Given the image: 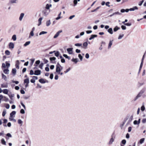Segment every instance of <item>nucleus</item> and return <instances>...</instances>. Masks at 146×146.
Here are the masks:
<instances>
[{"label": "nucleus", "mask_w": 146, "mask_h": 146, "mask_svg": "<svg viewBox=\"0 0 146 146\" xmlns=\"http://www.w3.org/2000/svg\"><path fill=\"white\" fill-rule=\"evenodd\" d=\"M145 91V90L144 89H142L134 99V101H135L137 99L140 97L142 94Z\"/></svg>", "instance_id": "1"}, {"label": "nucleus", "mask_w": 146, "mask_h": 146, "mask_svg": "<svg viewBox=\"0 0 146 146\" xmlns=\"http://www.w3.org/2000/svg\"><path fill=\"white\" fill-rule=\"evenodd\" d=\"M114 135V133H113L111 135V138L110 139V141L109 142V145L111 144L114 141V139L115 138V136H114V138H113V136Z\"/></svg>", "instance_id": "2"}, {"label": "nucleus", "mask_w": 146, "mask_h": 146, "mask_svg": "<svg viewBox=\"0 0 146 146\" xmlns=\"http://www.w3.org/2000/svg\"><path fill=\"white\" fill-rule=\"evenodd\" d=\"M49 11L48 10L45 9L42 11L43 15L44 16H46L49 14Z\"/></svg>", "instance_id": "3"}, {"label": "nucleus", "mask_w": 146, "mask_h": 146, "mask_svg": "<svg viewBox=\"0 0 146 146\" xmlns=\"http://www.w3.org/2000/svg\"><path fill=\"white\" fill-rule=\"evenodd\" d=\"M88 45V43L87 42H85L83 44V46H82V48L85 49H86Z\"/></svg>", "instance_id": "4"}, {"label": "nucleus", "mask_w": 146, "mask_h": 146, "mask_svg": "<svg viewBox=\"0 0 146 146\" xmlns=\"http://www.w3.org/2000/svg\"><path fill=\"white\" fill-rule=\"evenodd\" d=\"M62 31L61 30H59V31H58L54 35V38H56L59 36L60 33H62Z\"/></svg>", "instance_id": "5"}, {"label": "nucleus", "mask_w": 146, "mask_h": 146, "mask_svg": "<svg viewBox=\"0 0 146 146\" xmlns=\"http://www.w3.org/2000/svg\"><path fill=\"white\" fill-rule=\"evenodd\" d=\"M41 71L40 70H38L35 71L34 74L36 75H38L40 74Z\"/></svg>", "instance_id": "6"}, {"label": "nucleus", "mask_w": 146, "mask_h": 146, "mask_svg": "<svg viewBox=\"0 0 146 146\" xmlns=\"http://www.w3.org/2000/svg\"><path fill=\"white\" fill-rule=\"evenodd\" d=\"M9 47L10 48H14V44L13 43L10 42L9 44Z\"/></svg>", "instance_id": "7"}, {"label": "nucleus", "mask_w": 146, "mask_h": 146, "mask_svg": "<svg viewBox=\"0 0 146 146\" xmlns=\"http://www.w3.org/2000/svg\"><path fill=\"white\" fill-rule=\"evenodd\" d=\"M60 68L59 66H57L56 68V72H57L58 74H59L60 72L61 71Z\"/></svg>", "instance_id": "8"}, {"label": "nucleus", "mask_w": 146, "mask_h": 146, "mask_svg": "<svg viewBox=\"0 0 146 146\" xmlns=\"http://www.w3.org/2000/svg\"><path fill=\"white\" fill-rule=\"evenodd\" d=\"M97 37V35H91L90 37L89 38V39L90 40Z\"/></svg>", "instance_id": "9"}, {"label": "nucleus", "mask_w": 146, "mask_h": 146, "mask_svg": "<svg viewBox=\"0 0 146 146\" xmlns=\"http://www.w3.org/2000/svg\"><path fill=\"white\" fill-rule=\"evenodd\" d=\"M72 50H73L72 48H68L67 49V50L69 54H72V53L71 52L72 51Z\"/></svg>", "instance_id": "10"}, {"label": "nucleus", "mask_w": 146, "mask_h": 146, "mask_svg": "<svg viewBox=\"0 0 146 146\" xmlns=\"http://www.w3.org/2000/svg\"><path fill=\"white\" fill-rule=\"evenodd\" d=\"M19 60H17L16 61V64H15L16 67L18 69H19Z\"/></svg>", "instance_id": "11"}, {"label": "nucleus", "mask_w": 146, "mask_h": 146, "mask_svg": "<svg viewBox=\"0 0 146 146\" xmlns=\"http://www.w3.org/2000/svg\"><path fill=\"white\" fill-rule=\"evenodd\" d=\"M29 79L28 78L25 79L24 80V84H29Z\"/></svg>", "instance_id": "12"}, {"label": "nucleus", "mask_w": 146, "mask_h": 146, "mask_svg": "<svg viewBox=\"0 0 146 146\" xmlns=\"http://www.w3.org/2000/svg\"><path fill=\"white\" fill-rule=\"evenodd\" d=\"M138 9V7L137 6H135V7H133V8H131L129 9V11H134L135 10Z\"/></svg>", "instance_id": "13"}, {"label": "nucleus", "mask_w": 146, "mask_h": 146, "mask_svg": "<svg viewBox=\"0 0 146 146\" xmlns=\"http://www.w3.org/2000/svg\"><path fill=\"white\" fill-rule=\"evenodd\" d=\"M24 15V13H22L21 14L19 18V20L20 21H21L22 20Z\"/></svg>", "instance_id": "14"}, {"label": "nucleus", "mask_w": 146, "mask_h": 146, "mask_svg": "<svg viewBox=\"0 0 146 146\" xmlns=\"http://www.w3.org/2000/svg\"><path fill=\"white\" fill-rule=\"evenodd\" d=\"M16 72L17 70L15 68H14L12 69V73L14 76L16 74Z\"/></svg>", "instance_id": "15"}, {"label": "nucleus", "mask_w": 146, "mask_h": 146, "mask_svg": "<svg viewBox=\"0 0 146 146\" xmlns=\"http://www.w3.org/2000/svg\"><path fill=\"white\" fill-rule=\"evenodd\" d=\"M78 59L77 58H73L72 60L71 61L72 62H74L75 64H76L78 62Z\"/></svg>", "instance_id": "16"}, {"label": "nucleus", "mask_w": 146, "mask_h": 146, "mask_svg": "<svg viewBox=\"0 0 146 146\" xmlns=\"http://www.w3.org/2000/svg\"><path fill=\"white\" fill-rule=\"evenodd\" d=\"M108 32L111 34H113V29L111 28H110L108 29Z\"/></svg>", "instance_id": "17"}, {"label": "nucleus", "mask_w": 146, "mask_h": 146, "mask_svg": "<svg viewBox=\"0 0 146 146\" xmlns=\"http://www.w3.org/2000/svg\"><path fill=\"white\" fill-rule=\"evenodd\" d=\"M113 41V40H110L109 43L108 47V49H109L111 48V46L112 44V42Z\"/></svg>", "instance_id": "18"}, {"label": "nucleus", "mask_w": 146, "mask_h": 146, "mask_svg": "<svg viewBox=\"0 0 146 146\" xmlns=\"http://www.w3.org/2000/svg\"><path fill=\"white\" fill-rule=\"evenodd\" d=\"M49 59L52 63H54V62H53L52 61L55 60L56 59V58L54 57H51L49 58Z\"/></svg>", "instance_id": "19"}, {"label": "nucleus", "mask_w": 146, "mask_h": 146, "mask_svg": "<svg viewBox=\"0 0 146 146\" xmlns=\"http://www.w3.org/2000/svg\"><path fill=\"white\" fill-rule=\"evenodd\" d=\"M51 6L52 5L51 4L49 5L48 4H47L46 5L45 9H46L47 10H48L49 9L50 7H51Z\"/></svg>", "instance_id": "20"}, {"label": "nucleus", "mask_w": 146, "mask_h": 146, "mask_svg": "<svg viewBox=\"0 0 146 146\" xmlns=\"http://www.w3.org/2000/svg\"><path fill=\"white\" fill-rule=\"evenodd\" d=\"M16 113V112L15 111H13L10 113V116L11 117H12L13 116V115H14Z\"/></svg>", "instance_id": "21"}, {"label": "nucleus", "mask_w": 146, "mask_h": 146, "mask_svg": "<svg viewBox=\"0 0 146 146\" xmlns=\"http://www.w3.org/2000/svg\"><path fill=\"white\" fill-rule=\"evenodd\" d=\"M39 82L42 84H44L45 83V80L43 78L40 79L39 80Z\"/></svg>", "instance_id": "22"}, {"label": "nucleus", "mask_w": 146, "mask_h": 146, "mask_svg": "<svg viewBox=\"0 0 146 146\" xmlns=\"http://www.w3.org/2000/svg\"><path fill=\"white\" fill-rule=\"evenodd\" d=\"M1 143L4 145H6V142L5 141V139L3 138H2L1 139Z\"/></svg>", "instance_id": "23"}, {"label": "nucleus", "mask_w": 146, "mask_h": 146, "mask_svg": "<svg viewBox=\"0 0 146 146\" xmlns=\"http://www.w3.org/2000/svg\"><path fill=\"white\" fill-rule=\"evenodd\" d=\"M1 75L2 78L4 79L5 80L7 81V79L6 76L4 75L3 73L1 74Z\"/></svg>", "instance_id": "24"}, {"label": "nucleus", "mask_w": 146, "mask_h": 146, "mask_svg": "<svg viewBox=\"0 0 146 146\" xmlns=\"http://www.w3.org/2000/svg\"><path fill=\"white\" fill-rule=\"evenodd\" d=\"M9 70L8 68L5 69L3 70L4 72L6 74H8L9 73Z\"/></svg>", "instance_id": "25"}, {"label": "nucleus", "mask_w": 146, "mask_h": 146, "mask_svg": "<svg viewBox=\"0 0 146 146\" xmlns=\"http://www.w3.org/2000/svg\"><path fill=\"white\" fill-rule=\"evenodd\" d=\"M3 93L5 94H8V90L7 89H4L2 91Z\"/></svg>", "instance_id": "26"}, {"label": "nucleus", "mask_w": 146, "mask_h": 146, "mask_svg": "<svg viewBox=\"0 0 146 146\" xmlns=\"http://www.w3.org/2000/svg\"><path fill=\"white\" fill-rule=\"evenodd\" d=\"M43 18L42 17L40 18L38 20V25L39 26L40 25L41 23V21L42 19Z\"/></svg>", "instance_id": "27"}, {"label": "nucleus", "mask_w": 146, "mask_h": 146, "mask_svg": "<svg viewBox=\"0 0 146 146\" xmlns=\"http://www.w3.org/2000/svg\"><path fill=\"white\" fill-rule=\"evenodd\" d=\"M120 29V28L119 27H118L117 26H116L113 29V31L114 32H116Z\"/></svg>", "instance_id": "28"}, {"label": "nucleus", "mask_w": 146, "mask_h": 146, "mask_svg": "<svg viewBox=\"0 0 146 146\" xmlns=\"http://www.w3.org/2000/svg\"><path fill=\"white\" fill-rule=\"evenodd\" d=\"M40 60H37L35 62V63L34 64V66H37V65H38V64H40Z\"/></svg>", "instance_id": "29"}, {"label": "nucleus", "mask_w": 146, "mask_h": 146, "mask_svg": "<svg viewBox=\"0 0 146 146\" xmlns=\"http://www.w3.org/2000/svg\"><path fill=\"white\" fill-rule=\"evenodd\" d=\"M3 100L5 101V102H7L9 101V99L8 98H7L6 97L4 96Z\"/></svg>", "instance_id": "30"}, {"label": "nucleus", "mask_w": 146, "mask_h": 146, "mask_svg": "<svg viewBox=\"0 0 146 146\" xmlns=\"http://www.w3.org/2000/svg\"><path fill=\"white\" fill-rule=\"evenodd\" d=\"M63 56L64 57L66 58H68V60H70V57L68 56L67 54H64L63 55Z\"/></svg>", "instance_id": "31"}, {"label": "nucleus", "mask_w": 146, "mask_h": 146, "mask_svg": "<svg viewBox=\"0 0 146 146\" xmlns=\"http://www.w3.org/2000/svg\"><path fill=\"white\" fill-rule=\"evenodd\" d=\"M1 88H7L8 87V85L7 84H1Z\"/></svg>", "instance_id": "32"}, {"label": "nucleus", "mask_w": 146, "mask_h": 146, "mask_svg": "<svg viewBox=\"0 0 146 146\" xmlns=\"http://www.w3.org/2000/svg\"><path fill=\"white\" fill-rule=\"evenodd\" d=\"M61 12H60V13L58 14V17L56 18V20H58L60 19V18H61L60 15H61Z\"/></svg>", "instance_id": "33"}, {"label": "nucleus", "mask_w": 146, "mask_h": 146, "mask_svg": "<svg viewBox=\"0 0 146 146\" xmlns=\"http://www.w3.org/2000/svg\"><path fill=\"white\" fill-rule=\"evenodd\" d=\"M12 39L14 40L15 41L17 39L16 36V35H13L12 38Z\"/></svg>", "instance_id": "34"}, {"label": "nucleus", "mask_w": 146, "mask_h": 146, "mask_svg": "<svg viewBox=\"0 0 146 146\" xmlns=\"http://www.w3.org/2000/svg\"><path fill=\"white\" fill-rule=\"evenodd\" d=\"M51 24V22L50 20L47 21L46 22V25L47 26H49Z\"/></svg>", "instance_id": "35"}, {"label": "nucleus", "mask_w": 146, "mask_h": 146, "mask_svg": "<svg viewBox=\"0 0 146 146\" xmlns=\"http://www.w3.org/2000/svg\"><path fill=\"white\" fill-rule=\"evenodd\" d=\"M128 119V117H127L126 118H125L124 119V120L123 122V123L122 124V126H123L124 125L125 123L126 122V121Z\"/></svg>", "instance_id": "36"}, {"label": "nucleus", "mask_w": 146, "mask_h": 146, "mask_svg": "<svg viewBox=\"0 0 146 146\" xmlns=\"http://www.w3.org/2000/svg\"><path fill=\"white\" fill-rule=\"evenodd\" d=\"M30 43V41H28L26 42L25 44H24V46H26L29 45Z\"/></svg>", "instance_id": "37"}, {"label": "nucleus", "mask_w": 146, "mask_h": 146, "mask_svg": "<svg viewBox=\"0 0 146 146\" xmlns=\"http://www.w3.org/2000/svg\"><path fill=\"white\" fill-rule=\"evenodd\" d=\"M133 118V115H132L129 118V119L127 123H129L130 122H131Z\"/></svg>", "instance_id": "38"}, {"label": "nucleus", "mask_w": 146, "mask_h": 146, "mask_svg": "<svg viewBox=\"0 0 146 146\" xmlns=\"http://www.w3.org/2000/svg\"><path fill=\"white\" fill-rule=\"evenodd\" d=\"M145 140L144 138H142L139 141V143L140 144H142L144 141Z\"/></svg>", "instance_id": "39"}, {"label": "nucleus", "mask_w": 146, "mask_h": 146, "mask_svg": "<svg viewBox=\"0 0 146 146\" xmlns=\"http://www.w3.org/2000/svg\"><path fill=\"white\" fill-rule=\"evenodd\" d=\"M47 33V32L42 31L40 33L39 35H41L44 34H46Z\"/></svg>", "instance_id": "40"}, {"label": "nucleus", "mask_w": 146, "mask_h": 146, "mask_svg": "<svg viewBox=\"0 0 146 146\" xmlns=\"http://www.w3.org/2000/svg\"><path fill=\"white\" fill-rule=\"evenodd\" d=\"M59 54V52L58 51H56V52L55 53V55L56 57H58Z\"/></svg>", "instance_id": "41"}, {"label": "nucleus", "mask_w": 146, "mask_h": 146, "mask_svg": "<svg viewBox=\"0 0 146 146\" xmlns=\"http://www.w3.org/2000/svg\"><path fill=\"white\" fill-rule=\"evenodd\" d=\"M10 2L11 3H16V0H9Z\"/></svg>", "instance_id": "42"}, {"label": "nucleus", "mask_w": 146, "mask_h": 146, "mask_svg": "<svg viewBox=\"0 0 146 146\" xmlns=\"http://www.w3.org/2000/svg\"><path fill=\"white\" fill-rule=\"evenodd\" d=\"M5 54L7 55H9L10 54V51L8 50H6L5 51Z\"/></svg>", "instance_id": "43"}, {"label": "nucleus", "mask_w": 146, "mask_h": 146, "mask_svg": "<svg viewBox=\"0 0 146 146\" xmlns=\"http://www.w3.org/2000/svg\"><path fill=\"white\" fill-rule=\"evenodd\" d=\"M77 1H78L77 0H74L73 3L74 4V6H75L77 5V3H78Z\"/></svg>", "instance_id": "44"}, {"label": "nucleus", "mask_w": 146, "mask_h": 146, "mask_svg": "<svg viewBox=\"0 0 146 146\" xmlns=\"http://www.w3.org/2000/svg\"><path fill=\"white\" fill-rule=\"evenodd\" d=\"M6 113V111L5 110H3L2 112V115L3 116H4Z\"/></svg>", "instance_id": "45"}, {"label": "nucleus", "mask_w": 146, "mask_h": 146, "mask_svg": "<svg viewBox=\"0 0 146 146\" xmlns=\"http://www.w3.org/2000/svg\"><path fill=\"white\" fill-rule=\"evenodd\" d=\"M78 57L79 58L80 60L81 61H82V59H83V56H81V54H79L78 55Z\"/></svg>", "instance_id": "46"}, {"label": "nucleus", "mask_w": 146, "mask_h": 146, "mask_svg": "<svg viewBox=\"0 0 146 146\" xmlns=\"http://www.w3.org/2000/svg\"><path fill=\"white\" fill-rule=\"evenodd\" d=\"M75 46H81L82 47V44L81 43H76L75 44Z\"/></svg>", "instance_id": "47"}, {"label": "nucleus", "mask_w": 146, "mask_h": 146, "mask_svg": "<svg viewBox=\"0 0 146 146\" xmlns=\"http://www.w3.org/2000/svg\"><path fill=\"white\" fill-rule=\"evenodd\" d=\"M145 108L144 105L142 106L141 107V109L142 111H144L145 110Z\"/></svg>", "instance_id": "48"}, {"label": "nucleus", "mask_w": 146, "mask_h": 146, "mask_svg": "<svg viewBox=\"0 0 146 146\" xmlns=\"http://www.w3.org/2000/svg\"><path fill=\"white\" fill-rule=\"evenodd\" d=\"M20 113L21 114H24L25 113V111L24 109H22L20 111Z\"/></svg>", "instance_id": "49"}, {"label": "nucleus", "mask_w": 146, "mask_h": 146, "mask_svg": "<svg viewBox=\"0 0 146 146\" xmlns=\"http://www.w3.org/2000/svg\"><path fill=\"white\" fill-rule=\"evenodd\" d=\"M133 124H134V125H139V123L138 122V121H137L136 120H135L134 121H133Z\"/></svg>", "instance_id": "50"}, {"label": "nucleus", "mask_w": 146, "mask_h": 146, "mask_svg": "<svg viewBox=\"0 0 146 146\" xmlns=\"http://www.w3.org/2000/svg\"><path fill=\"white\" fill-rule=\"evenodd\" d=\"M126 141L125 139H123L121 141V143H122L123 144L125 145L126 143Z\"/></svg>", "instance_id": "51"}, {"label": "nucleus", "mask_w": 146, "mask_h": 146, "mask_svg": "<svg viewBox=\"0 0 146 146\" xmlns=\"http://www.w3.org/2000/svg\"><path fill=\"white\" fill-rule=\"evenodd\" d=\"M124 25L127 26H129L131 25V23H128L124 24Z\"/></svg>", "instance_id": "52"}, {"label": "nucleus", "mask_w": 146, "mask_h": 146, "mask_svg": "<svg viewBox=\"0 0 146 146\" xmlns=\"http://www.w3.org/2000/svg\"><path fill=\"white\" fill-rule=\"evenodd\" d=\"M43 64H43V63H41L40 64V65L39 66V67L40 69H42V67H43Z\"/></svg>", "instance_id": "53"}, {"label": "nucleus", "mask_w": 146, "mask_h": 146, "mask_svg": "<svg viewBox=\"0 0 146 146\" xmlns=\"http://www.w3.org/2000/svg\"><path fill=\"white\" fill-rule=\"evenodd\" d=\"M9 96L10 99L11 100H13V97L14 96V94H11V95H9Z\"/></svg>", "instance_id": "54"}, {"label": "nucleus", "mask_w": 146, "mask_h": 146, "mask_svg": "<svg viewBox=\"0 0 146 146\" xmlns=\"http://www.w3.org/2000/svg\"><path fill=\"white\" fill-rule=\"evenodd\" d=\"M124 36V35L122 34V35H119V37H118V39H121Z\"/></svg>", "instance_id": "55"}, {"label": "nucleus", "mask_w": 146, "mask_h": 146, "mask_svg": "<svg viewBox=\"0 0 146 146\" xmlns=\"http://www.w3.org/2000/svg\"><path fill=\"white\" fill-rule=\"evenodd\" d=\"M121 28L123 30H125L126 29V27L123 25L121 26Z\"/></svg>", "instance_id": "56"}, {"label": "nucleus", "mask_w": 146, "mask_h": 146, "mask_svg": "<svg viewBox=\"0 0 146 146\" xmlns=\"http://www.w3.org/2000/svg\"><path fill=\"white\" fill-rule=\"evenodd\" d=\"M6 65L7 68H9L10 66V64L9 63H8L7 62H6Z\"/></svg>", "instance_id": "57"}, {"label": "nucleus", "mask_w": 146, "mask_h": 146, "mask_svg": "<svg viewBox=\"0 0 146 146\" xmlns=\"http://www.w3.org/2000/svg\"><path fill=\"white\" fill-rule=\"evenodd\" d=\"M21 104L23 107L24 108L25 110H26V107L25 105L22 102H21Z\"/></svg>", "instance_id": "58"}, {"label": "nucleus", "mask_w": 146, "mask_h": 146, "mask_svg": "<svg viewBox=\"0 0 146 146\" xmlns=\"http://www.w3.org/2000/svg\"><path fill=\"white\" fill-rule=\"evenodd\" d=\"M70 70V68H68L66 70V71H65L64 72V73H67Z\"/></svg>", "instance_id": "59"}, {"label": "nucleus", "mask_w": 146, "mask_h": 146, "mask_svg": "<svg viewBox=\"0 0 146 146\" xmlns=\"http://www.w3.org/2000/svg\"><path fill=\"white\" fill-rule=\"evenodd\" d=\"M18 123L19 124H22L23 123V121L21 119H19L18 121Z\"/></svg>", "instance_id": "60"}, {"label": "nucleus", "mask_w": 146, "mask_h": 146, "mask_svg": "<svg viewBox=\"0 0 146 146\" xmlns=\"http://www.w3.org/2000/svg\"><path fill=\"white\" fill-rule=\"evenodd\" d=\"M6 135V136L7 137H12L11 135V134L10 133H8Z\"/></svg>", "instance_id": "61"}, {"label": "nucleus", "mask_w": 146, "mask_h": 146, "mask_svg": "<svg viewBox=\"0 0 146 146\" xmlns=\"http://www.w3.org/2000/svg\"><path fill=\"white\" fill-rule=\"evenodd\" d=\"M53 78V74L52 73L50 74V78L51 79H52Z\"/></svg>", "instance_id": "62"}, {"label": "nucleus", "mask_w": 146, "mask_h": 146, "mask_svg": "<svg viewBox=\"0 0 146 146\" xmlns=\"http://www.w3.org/2000/svg\"><path fill=\"white\" fill-rule=\"evenodd\" d=\"M30 75H33V74H34V72L33 70H31L30 71Z\"/></svg>", "instance_id": "63"}, {"label": "nucleus", "mask_w": 146, "mask_h": 146, "mask_svg": "<svg viewBox=\"0 0 146 146\" xmlns=\"http://www.w3.org/2000/svg\"><path fill=\"white\" fill-rule=\"evenodd\" d=\"M85 57L86 58L88 59L89 57V55L88 53H86L85 55Z\"/></svg>", "instance_id": "64"}]
</instances>
